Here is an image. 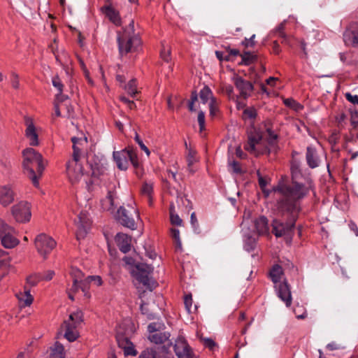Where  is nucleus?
<instances>
[{"instance_id":"nucleus-11","label":"nucleus","mask_w":358,"mask_h":358,"mask_svg":"<svg viewBox=\"0 0 358 358\" xmlns=\"http://www.w3.org/2000/svg\"><path fill=\"white\" fill-rule=\"evenodd\" d=\"M76 225V238L78 240L84 238L87 234L88 229L91 225V221L87 212L82 211L75 220Z\"/></svg>"},{"instance_id":"nucleus-50","label":"nucleus","mask_w":358,"mask_h":358,"mask_svg":"<svg viewBox=\"0 0 358 358\" xmlns=\"http://www.w3.org/2000/svg\"><path fill=\"white\" fill-rule=\"evenodd\" d=\"M171 50L169 48L166 49L164 47L160 52L161 58L166 62H169L171 60Z\"/></svg>"},{"instance_id":"nucleus-40","label":"nucleus","mask_w":358,"mask_h":358,"mask_svg":"<svg viewBox=\"0 0 358 358\" xmlns=\"http://www.w3.org/2000/svg\"><path fill=\"white\" fill-rule=\"evenodd\" d=\"M187 166L190 167L197 162L196 152L192 149H189L187 155Z\"/></svg>"},{"instance_id":"nucleus-41","label":"nucleus","mask_w":358,"mask_h":358,"mask_svg":"<svg viewBox=\"0 0 358 358\" xmlns=\"http://www.w3.org/2000/svg\"><path fill=\"white\" fill-rule=\"evenodd\" d=\"M127 149L129 155V157H128L129 162H130L135 169H138L139 167V163L136 153L132 149Z\"/></svg>"},{"instance_id":"nucleus-33","label":"nucleus","mask_w":358,"mask_h":358,"mask_svg":"<svg viewBox=\"0 0 358 358\" xmlns=\"http://www.w3.org/2000/svg\"><path fill=\"white\" fill-rule=\"evenodd\" d=\"M153 355V358H166L167 348L165 346H158L150 348Z\"/></svg>"},{"instance_id":"nucleus-29","label":"nucleus","mask_w":358,"mask_h":358,"mask_svg":"<svg viewBox=\"0 0 358 358\" xmlns=\"http://www.w3.org/2000/svg\"><path fill=\"white\" fill-rule=\"evenodd\" d=\"M153 192V184L152 182H145L141 188V193L147 196L149 204H152V195Z\"/></svg>"},{"instance_id":"nucleus-18","label":"nucleus","mask_w":358,"mask_h":358,"mask_svg":"<svg viewBox=\"0 0 358 358\" xmlns=\"http://www.w3.org/2000/svg\"><path fill=\"white\" fill-rule=\"evenodd\" d=\"M113 155L118 169L127 170L129 166L128 157H129L128 149L125 148L121 151L113 152Z\"/></svg>"},{"instance_id":"nucleus-48","label":"nucleus","mask_w":358,"mask_h":358,"mask_svg":"<svg viewBox=\"0 0 358 358\" xmlns=\"http://www.w3.org/2000/svg\"><path fill=\"white\" fill-rule=\"evenodd\" d=\"M135 141L140 146L141 149L143 150L148 156L150 155V152L147 146L143 143V141L140 138L139 136L136 134L135 136Z\"/></svg>"},{"instance_id":"nucleus-1","label":"nucleus","mask_w":358,"mask_h":358,"mask_svg":"<svg viewBox=\"0 0 358 358\" xmlns=\"http://www.w3.org/2000/svg\"><path fill=\"white\" fill-rule=\"evenodd\" d=\"M296 152H292L290 170L292 184L282 185L275 189L282 196L278 201L279 212L283 215L287 213L289 216L287 222L275 219L272 222V232L276 237L291 238L294 228L300 210L299 200L304 198L309 190L313 188L310 177H304L302 173L301 162L295 157Z\"/></svg>"},{"instance_id":"nucleus-3","label":"nucleus","mask_w":358,"mask_h":358,"mask_svg":"<svg viewBox=\"0 0 358 358\" xmlns=\"http://www.w3.org/2000/svg\"><path fill=\"white\" fill-rule=\"evenodd\" d=\"M22 167L35 187L39 185V178L42 176L47 162L41 153L32 148L22 151Z\"/></svg>"},{"instance_id":"nucleus-59","label":"nucleus","mask_w":358,"mask_h":358,"mask_svg":"<svg viewBox=\"0 0 358 358\" xmlns=\"http://www.w3.org/2000/svg\"><path fill=\"white\" fill-rule=\"evenodd\" d=\"M55 272L53 271L48 270L44 273L43 276H41V280H50L53 278Z\"/></svg>"},{"instance_id":"nucleus-57","label":"nucleus","mask_w":358,"mask_h":358,"mask_svg":"<svg viewBox=\"0 0 358 358\" xmlns=\"http://www.w3.org/2000/svg\"><path fill=\"white\" fill-rule=\"evenodd\" d=\"M71 275L73 278V280H74L75 278H78V280H84L83 279V273L79 269L72 268Z\"/></svg>"},{"instance_id":"nucleus-58","label":"nucleus","mask_w":358,"mask_h":358,"mask_svg":"<svg viewBox=\"0 0 358 358\" xmlns=\"http://www.w3.org/2000/svg\"><path fill=\"white\" fill-rule=\"evenodd\" d=\"M346 99L353 104L358 105V95H352L350 93L347 92L345 94Z\"/></svg>"},{"instance_id":"nucleus-37","label":"nucleus","mask_w":358,"mask_h":358,"mask_svg":"<svg viewBox=\"0 0 358 358\" xmlns=\"http://www.w3.org/2000/svg\"><path fill=\"white\" fill-rule=\"evenodd\" d=\"M170 218L172 224L180 226L182 223V220L180 217L175 213V206L173 204L170 206Z\"/></svg>"},{"instance_id":"nucleus-25","label":"nucleus","mask_w":358,"mask_h":358,"mask_svg":"<svg viewBox=\"0 0 358 358\" xmlns=\"http://www.w3.org/2000/svg\"><path fill=\"white\" fill-rule=\"evenodd\" d=\"M255 228L259 234H265L268 231V220L266 217L262 216L255 222Z\"/></svg>"},{"instance_id":"nucleus-17","label":"nucleus","mask_w":358,"mask_h":358,"mask_svg":"<svg viewBox=\"0 0 358 358\" xmlns=\"http://www.w3.org/2000/svg\"><path fill=\"white\" fill-rule=\"evenodd\" d=\"M174 350L178 358H194L188 344L183 338H178L176 341Z\"/></svg>"},{"instance_id":"nucleus-31","label":"nucleus","mask_w":358,"mask_h":358,"mask_svg":"<svg viewBox=\"0 0 358 358\" xmlns=\"http://www.w3.org/2000/svg\"><path fill=\"white\" fill-rule=\"evenodd\" d=\"M115 193L112 190H109L106 197L102 200V206L106 210H110L114 203Z\"/></svg>"},{"instance_id":"nucleus-19","label":"nucleus","mask_w":358,"mask_h":358,"mask_svg":"<svg viewBox=\"0 0 358 358\" xmlns=\"http://www.w3.org/2000/svg\"><path fill=\"white\" fill-rule=\"evenodd\" d=\"M306 159L308 166L310 169L318 167L320 163V159L316 149L311 146H308L306 149Z\"/></svg>"},{"instance_id":"nucleus-5","label":"nucleus","mask_w":358,"mask_h":358,"mask_svg":"<svg viewBox=\"0 0 358 358\" xmlns=\"http://www.w3.org/2000/svg\"><path fill=\"white\" fill-rule=\"evenodd\" d=\"M269 277L274 284L278 296L285 302L287 307L290 306L292 301L290 287L282 267L278 264L274 265L269 272Z\"/></svg>"},{"instance_id":"nucleus-12","label":"nucleus","mask_w":358,"mask_h":358,"mask_svg":"<svg viewBox=\"0 0 358 358\" xmlns=\"http://www.w3.org/2000/svg\"><path fill=\"white\" fill-rule=\"evenodd\" d=\"M136 271H134L136 278L143 285L150 287V275L153 271V267L143 263H139L136 266Z\"/></svg>"},{"instance_id":"nucleus-27","label":"nucleus","mask_w":358,"mask_h":358,"mask_svg":"<svg viewBox=\"0 0 358 358\" xmlns=\"http://www.w3.org/2000/svg\"><path fill=\"white\" fill-rule=\"evenodd\" d=\"M52 85L59 91V94L56 96L57 100L59 101L61 99V101H66L67 99V96L62 94L64 85L62 84L59 77L58 76H54L52 80Z\"/></svg>"},{"instance_id":"nucleus-38","label":"nucleus","mask_w":358,"mask_h":358,"mask_svg":"<svg viewBox=\"0 0 358 358\" xmlns=\"http://www.w3.org/2000/svg\"><path fill=\"white\" fill-rule=\"evenodd\" d=\"M125 90L129 95L134 96L138 93L136 80H131L125 86Z\"/></svg>"},{"instance_id":"nucleus-34","label":"nucleus","mask_w":358,"mask_h":358,"mask_svg":"<svg viewBox=\"0 0 358 358\" xmlns=\"http://www.w3.org/2000/svg\"><path fill=\"white\" fill-rule=\"evenodd\" d=\"M9 232H15V229L0 218V238L6 234L9 235Z\"/></svg>"},{"instance_id":"nucleus-61","label":"nucleus","mask_w":358,"mask_h":358,"mask_svg":"<svg viewBox=\"0 0 358 358\" xmlns=\"http://www.w3.org/2000/svg\"><path fill=\"white\" fill-rule=\"evenodd\" d=\"M153 355L150 349H147L141 352L139 358H153Z\"/></svg>"},{"instance_id":"nucleus-63","label":"nucleus","mask_w":358,"mask_h":358,"mask_svg":"<svg viewBox=\"0 0 358 358\" xmlns=\"http://www.w3.org/2000/svg\"><path fill=\"white\" fill-rule=\"evenodd\" d=\"M351 124L355 127L358 126V112L354 113L351 116Z\"/></svg>"},{"instance_id":"nucleus-28","label":"nucleus","mask_w":358,"mask_h":358,"mask_svg":"<svg viewBox=\"0 0 358 358\" xmlns=\"http://www.w3.org/2000/svg\"><path fill=\"white\" fill-rule=\"evenodd\" d=\"M199 96L201 100V101L203 103H206L208 101L210 102L212 101V99H216L213 95L211 90L207 87L205 86L199 92Z\"/></svg>"},{"instance_id":"nucleus-21","label":"nucleus","mask_w":358,"mask_h":358,"mask_svg":"<svg viewBox=\"0 0 358 358\" xmlns=\"http://www.w3.org/2000/svg\"><path fill=\"white\" fill-rule=\"evenodd\" d=\"M15 232H9V235H4L0 238L1 245L8 249H11L20 243V241L15 236Z\"/></svg>"},{"instance_id":"nucleus-26","label":"nucleus","mask_w":358,"mask_h":358,"mask_svg":"<svg viewBox=\"0 0 358 358\" xmlns=\"http://www.w3.org/2000/svg\"><path fill=\"white\" fill-rule=\"evenodd\" d=\"M66 353L64 346L59 342L50 348V358H65Z\"/></svg>"},{"instance_id":"nucleus-13","label":"nucleus","mask_w":358,"mask_h":358,"mask_svg":"<svg viewBox=\"0 0 358 358\" xmlns=\"http://www.w3.org/2000/svg\"><path fill=\"white\" fill-rule=\"evenodd\" d=\"M26 129L24 135L31 146L39 145L38 129L34 124L33 120L29 117L24 118Z\"/></svg>"},{"instance_id":"nucleus-20","label":"nucleus","mask_w":358,"mask_h":358,"mask_svg":"<svg viewBox=\"0 0 358 358\" xmlns=\"http://www.w3.org/2000/svg\"><path fill=\"white\" fill-rule=\"evenodd\" d=\"M115 241L120 250L127 253L131 250V238L123 233H118L115 236Z\"/></svg>"},{"instance_id":"nucleus-35","label":"nucleus","mask_w":358,"mask_h":358,"mask_svg":"<svg viewBox=\"0 0 358 358\" xmlns=\"http://www.w3.org/2000/svg\"><path fill=\"white\" fill-rule=\"evenodd\" d=\"M285 26V21L282 22L278 26V27L275 29V32L277 36L282 38V43L289 44L288 37L284 32Z\"/></svg>"},{"instance_id":"nucleus-39","label":"nucleus","mask_w":358,"mask_h":358,"mask_svg":"<svg viewBox=\"0 0 358 358\" xmlns=\"http://www.w3.org/2000/svg\"><path fill=\"white\" fill-rule=\"evenodd\" d=\"M41 280V277L36 274L29 275L27 278L25 286H27L30 289L31 287L36 286Z\"/></svg>"},{"instance_id":"nucleus-2","label":"nucleus","mask_w":358,"mask_h":358,"mask_svg":"<svg viewBox=\"0 0 358 358\" xmlns=\"http://www.w3.org/2000/svg\"><path fill=\"white\" fill-rule=\"evenodd\" d=\"M71 141L73 143L72 158L66 164V172L69 181L74 185L79 182L86 173L80 159L82 150L87 144V138L73 137Z\"/></svg>"},{"instance_id":"nucleus-44","label":"nucleus","mask_w":358,"mask_h":358,"mask_svg":"<svg viewBox=\"0 0 358 358\" xmlns=\"http://www.w3.org/2000/svg\"><path fill=\"white\" fill-rule=\"evenodd\" d=\"M85 281L88 282V289H90V283L93 282L96 286L102 285V280L99 275H90L85 278Z\"/></svg>"},{"instance_id":"nucleus-9","label":"nucleus","mask_w":358,"mask_h":358,"mask_svg":"<svg viewBox=\"0 0 358 358\" xmlns=\"http://www.w3.org/2000/svg\"><path fill=\"white\" fill-rule=\"evenodd\" d=\"M35 248L38 254L44 259L52 251L56 246V241L45 234L38 235L34 240Z\"/></svg>"},{"instance_id":"nucleus-52","label":"nucleus","mask_w":358,"mask_h":358,"mask_svg":"<svg viewBox=\"0 0 358 358\" xmlns=\"http://www.w3.org/2000/svg\"><path fill=\"white\" fill-rule=\"evenodd\" d=\"M198 122L199 124L200 131L205 129V113L200 111L198 114Z\"/></svg>"},{"instance_id":"nucleus-56","label":"nucleus","mask_w":358,"mask_h":358,"mask_svg":"<svg viewBox=\"0 0 358 358\" xmlns=\"http://www.w3.org/2000/svg\"><path fill=\"white\" fill-rule=\"evenodd\" d=\"M255 38V34H253L250 38H245L242 42L243 45L245 48L253 47L255 45V42L254 41Z\"/></svg>"},{"instance_id":"nucleus-30","label":"nucleus","mask_w":358,"mask_h":358,"mask_svg":"<svg viewBox=\"0 0 358 358\" xmlns=\"http://www.w3.org/2000/svg\"><path fill=\"white\" fill-rule=\"evenodd\" d=\"M169 337V335L166 333L157 332L150 335L149 339L152 343L160 344L168 340Z\"/></svg>"},{"instance_id":"nucleus-14","label":"nucleus","mask_w":358,"mask_h":358,"mask_svg":"<svg viewBox=\"0 0 358 358\" xmlns=\"http://www.w3.org/2000/svg\"><path fill=\"white\" fill-rule=\"evenodd\" d=\"M83 293V296L86 299H90L91 295L88 291V282L84 280H78V278L73 280V285L71 288L68 289V296L71 301H74V295L79 291Z\"/></svg>"},{"instance_id":"nucleus-47","label":"nucleus","mask_w":358,"mask_h":358,"mask_svg":"<svg viewBox=\"0 0 358 358\" xmlns=\"http://www.w3.org/2000/svg\"><path fill=\"white\" fill-rule=\"evenodd\" d=\"M10 84L14 89L17 90L20 87L19 76L14 72L10 74Z\"/></svg>"},{"instance_id":"nucleus-51","label":"nucleus","mask_w":358,"mask_h":358,"mask_svg":"<svg viewBox=\"0 0 358 358\" xmlns=\"http://www.w3.org/2000/svg\"><path fill=\"white\" fill-rule=\"evenodd\" d=\"M63 107H64L66 110V117H73L74 110L73 106L69 102H65L63 103Z\"/></svg>"},{"instance_id":"nucleus-53","label":"nucleus","mask_w":358,"mask_h":358,"mask_svg":"<svg viewBox=\"0 0 358 358\" xmlns=\"http://www.w3.org/2000/svg\"><path fill=\"white\" fill-rule=\"evenodd\" d=\"M65 101H61V99L57 101V99H55V114L56 116L59 117L61 116V108L63 107V102Z\"/></svg>"},{"instance_id":"nucleus-32","label":"nucleus","mask_w":358,"mask_h":358,"mask_svg":"<svg viewBox=\"0 0 358 358\" xmlns=\"http://www.w3.org/2000/svg\"><path fill=\"white\" fill-rule=\"evenodd\" d=\"M283 103L286 106L296 112L301 111L303 108V106L301 103L292 98L285 99Z\"/></svg>"},{"instance_id":"nucleus-42","label":"nucleus","mask_w":358,"mask_h":358,"mask_svg":"<svg viewBox=\"0 0 358 358\" xmlns=\"http://www.w3.org/2000/svg\"><path fill=\"white\" fill-rule=\"evenodd\" d=\"M257 116V110L254 108H248L243 110V117L244 119H255Z\"/></svg>"},{"instance_id":"nucleus-10","label":"nucleus","mask_w":358,"mask_h":358,"mask_svg":"<svg viewBox=\"0 0 358 358\" xmlns=\"http://www.w3.org/2000/svg\"><path fill=\"white\" fill-rule=\"evenodd\" d=\"M10 212L16 222H28L31 217V204L26 201H20L11 207Z\"/></svg>"},{"instance_id":"nucleus-55","label":"nucleus","mask_w":358,"mask_h":358,"mask_svg":"<svg viewBox=\"0 0 358 358\" xmlns=\"http://www.w3.org/2000/svg\"><path fill=\"white\" fill-rule=\"evenodd\" d=\"M258 176H259V179H258L259 185L260 188L262 189V191L266 194V196H267L268 195V192H266V189H265L266 185H267V181L265 178H264L262 176H261L259 175V173H258Z\"/></svg>"},{"instance_id":"nucleus-45","label":"nucleus","mask_w":358,"mask_h":358,"mask_svg":"<svg viewBox=\"0 0 358 358\" xmlns=\"http://www.w3.org/2000/svg\"><path fill=\"white\" fill-rule=\"evenodd\" d=\"M117 341L118 343V345L120 348H122L123 350L127 347L129 345H131V341L129 338L124 336H117Z\"/></svg>"},{"instance_id":"nucleus-46","label":"nucleus","mask_w":358,"mask_h":358,"mask_svg":"<svg viewBox=\"0 0 358 358\" xmlns=\"http://www.w3.org/2000/svg\"><path fill=\"white\" fill-rule=\"evenodd\" d=\"M171 235L172 238L176 241L177 245L181 248V241L180 238V231L178 229L172 228L171 229Z\"/></svg>"},{"instance_id":"nucleus-22","label":"nucleus","mask_w":358,"mask_h":358,"mask_svg":"<svg viewBox=\"0 0 358 358\" xmlns=\"http://www.w3.org/2000/svg\"><path fill=\"white\" fill-rule=\"evenodd\" d=\"M17 297L22 307L29 306L34 301V297L30 294V289L27 286H24V291L17 294Z\"/></svg>"},{"instance_id":"nucleus-49","label":"nucleus","mask_w":358,"mask_h":358,"mask_svg":"<svg viewBox=\"0 0 358 358\" xmlns=\"http://www.w3.org/2000/svg\"><path fill=\"white\" fill-rule=\"evenodd\" d=\"M192 294H187L185 296L184 298V303L185 308L190 313L192 311Z\"/></svg>"},{"instance_id":"nucleus-43","label":"nucleus","mask_w":358,"mask_h":358,"mask_svg":"<svg viewBox=\"0 0 358 358\" xmlns=\"http://www.w3.org/2000/svg\"><path fill=\"white\" fill-rule=\"evenodd\" d=\"M210 115L214 117L218 113V103L217 99H212L209 103Z\"/></svg>"},{"instance_id":"nucleus-7","label":"nucleus","mask_w":358,"mask_h":358,"mask_svg":"<svg viewBox=\"0 0 358 358\" xmlns=\"http://www.w3.org/2000/svg\"><path fill=\"white\" fill-rule=\"evenodd\" d=\"M83 321V314L82 311L77 310L70 314L69 319L64 320L61 326V329L65 331L64 337L70 342H73L78 337V333L76 328Z\"/></svg>"},{"instance_id":"nucleus-54","label":"nucleus","mask_w":358,"mask_h":358,"mask_svg":"<svg viewBox=\"0 0 358 358\" xmlns=\"http://www.w3.org/2000/svg\"><path fill=\"white\" fill-rule=\"evenodd\" d=\"M124 355L135 356L137 355V351L134 348V345L132 343H131V345H129L124 350Z\"/></svg>"},{"instance_id":"nucleus-23","label":"nucleus","mask_w":358,"mask_h":358,"mask_svg":"<svg viewBox=\"0 0 358 358\" xmlns=\"http://www.w3.org/2000/svg\"><path fill=\"white\" fill-rule=\"evenodd\" d=\"M343 38L348 45H358V27L352 30H347L343 34Z\"/></svg>"},{"instance_id":"nucleus-16","label":"nucleus","mask_w":358,"mask_h":358,"mask_svg":"<svg viewBox=\"0 0 358 358\" xmlns=\"http://www.w3.org/2000/svg\"><path fill=\"white\" fill-rule=\"evenodd\" d=\"M234 83L236 87L239 90L240 94L243 98H247L250 96L253 91V85L252 84L243 79L239 76H234L233 78Z\"/></svg>"},{"instance_id":"nucleus-4","label":"nucleus","mask_w":358,"mask_h":358,"mask_svg":"<svg viewBox=\"0 0 358 358\" xmlns=\"http://www.w3.org/2000/svg\"><path fill=\"white\" fill-rule=\"evenodd\" d=\"M268 135L267 142L268 146L263 147L262 145V136L259 133H251L248 136V141L245 149L249 152L258 156L270 152H276L278 150V134L270 128L266 129Z\"/></svg>"},{"instance_id":"nucleus-62","label":"nucleus","mask_w":358,"mask_h":358,"mask_svg":"<svg viewBox=\"0 0 358 358\" xmlns=\"http://www.w3.org/2000/svg\"><path fill=\"white\" fill-rule=\"evenodd\" d=\"M223 91H224L230 97L233 94L234 92V88L230 85H225L222 87Z\"/></svg>"},{"instance_id":"nucleus-24","label":"nucleus","mask_w":358,"mask_h":358,"mask_svg":"<svg viewBox=\"0 0 358 358\" xmlns=\"http://www.w3.org/2000/svg\"><path fill=\"white\" fill-rule=\"evenodd\" d=\"M104 13L108 17L110 22L117 26L121 24V19L119 13L111 6H106L103 8Z\"/></svg>"},{"instance_id":"nucleus-64","label":"nucleus","mask_w":358,"mask_h":358,"mask_svg":"<svg viewBox=\"0 0 358 358\" xmlns=\"http://www.w3.org/2000/svg\"><path fill=\"white\" fill-rule=\"evenodd\" d=\"M273 52L278 55L280 52V48L277 41H273L272 44Z\"/></svg>"},{"instance_id":"nucleus-8","label":"nucleus","mask_w":358,"mask_h":358,"mask_svg":"<svg viewBox=\"0 0 358 358\" xmlns=\"http://www.w3.org/2000/svg\"><path fill=\"white\" fill-rule=\"evenodd\" d=\"M117 219L122 225L134 230L136 229V221L139 220V214L131 206H121L117 210Z\"/></svg>"},{"instance_id":"nucleus-36","label":"nucleus","mask_w":358,"mask_h":358,"mask_svg":"<svg viewBox=\"0 0 358 358\" xmlns=\"http://www.w3.org/2000/svg\"><path fill=\"white\" fill-rule=\"evenodd\" d=\"M241 56L242 58L241 64L244 65H250L257 59L256 55L249 52H244Z\"/></svg>"},{"instance_id":"nucleus-60","label":"nucleus","mask_w":358,"mask_h":358,"mask_svg":"<svg viewBox=\"0 0 358 358\" xmlns=\"http://www.w3.org/2000/svg\"><path fill=\"white\" fill-rule=\"evenodd\" d=\"M203 344L206 347L208 348L210 350H213L215 346V343L213 340L210 338H205L203 339Z\"/></svg>"},{"instance_id":"nucleus-15","label":"nucleus","mask_w":358,"mask_h":358,"mask_svg":"<svg viewBox=\"0 0 358 358\" xmlns=\"http://www.w3.org/2000/svg\"><path fill=\"white\" fill-rule=\"evenodd\" d=\"M16 193L10 185H0V205L7 207L13 203Z\"/></svg>"},{"instance_id":"nucleus-6","label":"nucleus","mask_w":358,"mask_h":358,"mask_svg":"<svg viewBox=\"0 0 358 358\" xmlns=\"http://www.w3.org/2000/svg\"><path fill=\"white\" fill-rule=\"evenodd\" d=\"M117 42L121 55L136 51L141 43L138 36L134 33L133 27L124 30L122 33H118Z\"/></svg>"}]
</instances>
